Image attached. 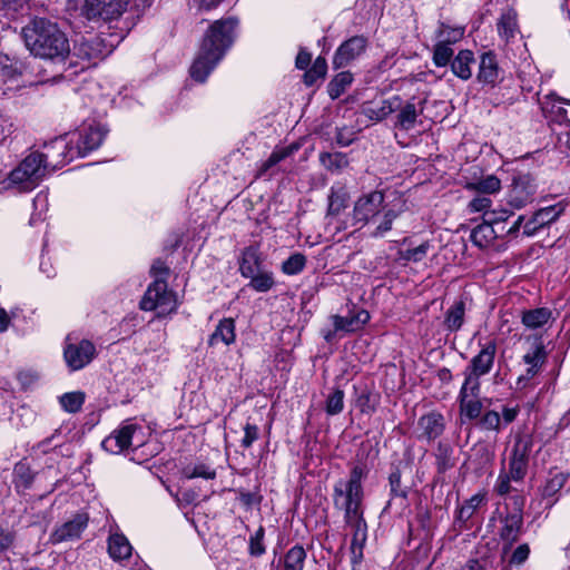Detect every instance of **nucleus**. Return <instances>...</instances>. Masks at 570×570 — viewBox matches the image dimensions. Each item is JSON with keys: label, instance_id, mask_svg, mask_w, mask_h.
<instances>
[{"label": "nucleus", "instance_id": "obj_1", "mask_svg": "<svg viewBox=\"0 0 570 570\" xmlns=\"http://www.w3.org/2000/svg\"><path fill=\"white\" fill-rule=\"evenodd\" d=\"M47 153H31L7 178L8 187L18 191H30L35 189L47 174L56 170L66 164L65 150L67 144L59 137L46 146Z\"/></svg>", "mask_w": 570, "mask_h": 570}, {"label": "nucleus", "instance_id": "obj_2", "mask_svg": "<svg viewBox=\"0 0 570 570\" xmlns=\"http://www.w3.org/2000/svg\"><path fill=\"white\" fill-rule=\"evenodd\" d=\"M236 18H223L216 20L206 32L193 65L190 77L197 82H205L209 73L223 59L236 38Z\"/></svg>", "mask_w": 570, "mask_h": 570}, {"label": "nucleus", "instance_id": "obj_3", "mask_svg": "<svg viewBox=\"0 0 570 570\" xmlns=\"http://www.w3.org/2000/svg\"><path fill=\"white\" fill-rule=\"evenodd\" d=\"M28 50L43 59H65L70 52L69 41L57 23L46 19L31 20L21 31Z\"/></svg>", "mask_w": 570, "mask_h": 570}, {"label": "nucleus", "instance_id": "obj_4", "mask_svg": "<svg viewBox=\"0 0 570 570\" xmlns=\"http://www.w3.org/2000/svg\"><path fill=\"white\" fill-rule=\"evenodd\" d=\"M364 465H355L347 480H338L333 488V502L336 509L344 511V520L363 518V487L362 480L366 476Z\"/></svg>", "mask_w": 570, "mask_h": 570}, {"label": "nucleus", "instance_id": "obj_5", "mask_svg": "<svg viewBox=\"0 0 570 570\" xmlns=\"http://www.w3.org/2000/svg\"><path fill=\"white\" fill-rule=\"evenodd\" d=\"M144 442L142 426L131 421H125L119 429L102 441L101 446L110 453L118 454L131 446L139 448Z\"/></svg>", "mask_w": 570, "mask_h": 570}, {"label": "nucleus", "instance_id": "obj_6", "mask_svg": "<svg viewBox=\"0 0 570 570\" xmlns=\"http://www.w3.org/2000/svg\"><path fill=\"white\" fill-rule=\"evenodd\" d=\"M139 306L142 311L157 309V316L160 317L176 311L177 299L174 293L167 289L164 279H156L148 286Z\"/></svg>", "mask_w": 570, "mask_h": 570}, {"label": "nucleus", "instance_id": "obj_7", "mask_svg": "<svg viewBox=\"0 0 570 570\" xmlns=\"http://www.w3.org/2000/svg\"><path fill=\"white\" fill-rule=\"evenodd\" d=\"M107 135V129L100 124L83 125L78 131V140L76 147H69L65 150L66 163L70 161L75 156L85 157L88 153L98 148Z\"/></svg>", "mask_w": 570, "mask_h": 570}, {"label": "nucleus", "instance_id": "obj_8", "mask_svg": "<svg viewBox=\"0 0 570 570\" xmlns=\"http://www.w3.org/2000/svg\"><path fill=\"white\" fill-rule=\"evenodd\" d=\"M97 355L95 344L89 340L77 341L67 335L63 346V358L70 371L86 367Z\"/></svg>", "mask_w": 570, "mask_h": 570}, {"label": "nucleus", "instance_id": "obj_9", "mask_svg": "<svg viewBox=\"0 0 570 570\" xmlns=\"http://www.w3.org/2000/svg\"><path fill=\"white\" fill-rule=\"evenodd\" d=\"M535 178L529 173H519L512 178L508 194V203L517 209H521L534 200L537 194Z\"/></svg>", "mask_w": 570, "mask_h": 570}, {"label": "nucleus", "instance_id": "obj_10", "mask_svg": "<svg viewBox=\"0 0 570 570\" xmlns=\"http://www.w3.org/2000/svg\"><path fill=\"white\" fill-rule=\"evenodd\" d=\"M385 208L384 194L380 190L361 196L354 204L353 219L363 225L375 223L379 214Z\"/></svg>", "mask_w": 570, "mask_h": 570}, {"label": "nucleus", "instance_id": "obj_11", "mask_svg": "<svg viewBox=\"0 0 570 570\" xmlns=\"http://www.w3.org/2000/svg\"><path fill=\"white\" fill-rule=\"evenodd\" d=\"M127 3L128 0H85L81 12L89 20L102 19L108 21L119 18Z\"/></svg>", "mask_w": 570, "mask_h": 570}, {"label": "nucleus", "instance_id": "obj_12", "mask_svg": "<svg viewBox=\"0 0 570 570\" xmlns=\"http://www.w3.org/2000/svg\"><path fill=\"white\" fill-rule=\"evenodd\" d=\"M515 503L518 508L513 512L508 513L501 521L502 527L500 529L499 535L501 540L504 542V553L508 552V550L511 549L512 544L519 540V537L521 535L523 529V499L517 497Z\"/></svg>", "mask_w": 570, "mask_h": 570}, {"label": "nucleus", "instance_id": "obj_13", "mask_svg": "<svg viewBox=\"0 0 570 570\" xmlns=\"http://www.w3.org/2000/svg\"><path fill=\"white\" fill-rule=\"evenodd\" d=\"M528 348L523 355V362L528 365L525 377L532 379L546 363L548 353L541 335L532 334L525 336Z\"/></svg>", "mask_w": 570, "mask_h": 570}, {"label": "nucleus", "instance_id": "obj_14", "mask_svg": "<svg viewBox=\"0 0 570 570\" xmlns=\"http://www.w3.org/2000/svg\"><path fill=\"white\" fill-rule=\"evenodd\" d=\"M367 47V39L363 36H353L345 40L335 51L333 57L334 69L348 66L352 61L364 53Z\"/></svg>", "mask_w": 570, "mask_h": 570}, {"label": "nucleus", "instance_id": "obj_15", "mask_svg": "<svg viewBox=\"0 0 570 570\" xmlns=\"http://www.w3.org/2000/svg\"><path fill=\"white\" fill-rule=\"evenodd\" d=\"M567 203L559 202L558 204L540 208L530 219L523 225V234L527 236L534 235L540 228L556 222L559 216L564 212Z\"/></svg>", "mask_w": 570, "mask_h": 570}, {"label": "nucleus", "instance_id": "obj_16", "mask_svg": "<svg viewBox=\"0 0 570 570\" xmlns=\"http://www.w3.org/2000/svg\"><path fill=\"white\" fill-rule=\"evenodd\" d=\"M541 110L544 117L553 124L557 129L564 128V124L570 121L567 118V110L562 105H570L569 100L562 99L554 94H548L542 99H539Z\"/></svg>", "mask_w": 570, "mask_h": 570}, {"label": "nucleus", "instance_id": "obj_17", "mask_svg": "<svg viewBox=\"0 0 570 570\" xmlns=\"http://www.w3.org/2000/svg\"><path fill=\"white\" fill-rule=\"evenodd\" d=\"M88 515L77 513L72 519L58 527L50 535L52 543L77 540L88 525Z\"/></svg>", "mask_w": 570, "mask_h": 570}, {"label": "nucleus", "instance_id": "obj_18", "mask_svg": "<svg viewBox=\"0 0 570 570\" xmlns=\"http://www.w3.org/2000/svg\"><path fill=\"white\" fill-rule=\"evenodd\" d=\"M352 528L353 535L351 542V561L353 564H360L363 560V549L367 539V525L363 518L345 521Z\"/></svg>", "mask_w": 570, "mask_h": 570}, {"label": "nucleus", "instance_id": "obj_19", "mask_svg": "<svg viewBox=\"0 0 570 570\" xmlns=\"http://www.w3.org/2000/svg\"><path fill=\"white\" fill-rule=\"evenodd\" d=\"M444 417L438 412H430L419 419V438L428 441L435 440L444 431Z\"/></svg>", "mask_w": 570, "mask_h": 570}, {"label": "nucleus", "instance_id": "obj_20", "mask_svg": "<svg viewBox=\"0 0 570 570\" xmlns=\"http://www.w3.org/2000/svg\"><path fill=\"white\" fill-rule=\"evenodd\" d=\"M476 79L491 87H494L500 80V68L495 55L491 51L481 55Z\"/></svg>", "mask_w": 570, "mask_h": 570}, {"label": "nucleus", "instance_id": "obj_21", "mask_svg": "<svg viewBox=\"0 0 570 570\" xmlns=\"http://www.w3.org/2000/svg\"><path fill=\"white\" fill-rule=\"evenodd\" d=\"M508 216V212L504 210L499 217L490 219L489 222H484L474 227L470 235L471 242L480 248H487L492 245L497 238V232L493 228L492 222L505 220Z\"/></svg>", "mask_w": 570, "mask_h": 570}, {"label": "nucleus", "instance_id": "obj_22", "mask_svg": "<svg viewBox=\"0 0 570 570\" xmlns=\"http://www.w3.org/2000/svg\"><path fill=\"white\" fill-rule=\"evenodd\" d=\"M497 352V346L494 342L488 343L478 355H475L468 367L466 371L469 373L474 374L476 376H483L488 374L494 362V356Z\"/></svg>", "mask_w": 570, "mask_h": 570}, {"label": "nucleus", "instance_id": "obj_23", "mask_svg": "<svg viewBox=\"0 0 570 570\" xmlns=\"http://www.w3.org/2000/svg\"><path fill=\"white\" fill-rule=\"evenodd\" d=\"M485 501V495L476 493L470 499L465 500L456 510L454 518V527L459 530L468 529V521L474 515L476 510Z\"/></svg>", "mask_w": 570, "mask_h": 570}, {"label": "nucleus", "instance_id": "obj_24", "mask_svg": "<svg viewBox=\"0 0 570 570\" xmlns=\"http://www.w3.org/2000/svg\"><path fill=\"white\" fill-rule=\"evenodd\" d=\"M568 478V473L550 471L549 476L541 489L542 499L547 501L548 507H552L557 502L558 499L556 495L564 487Z\"/></svg>", "mask_w": 570, "mask_h": 570}, {"label": "nucleus", "instance_id": "obj_25", "mask_svg": "<svg viewBox=\"0 0 570 570\" xmlns=\"http://www.w3.org/2000/svg\"><path fill=\"white\" fill-rule=\"evenodd\" d=\"M400 97L395 96L377 104H365L363 106V114L371 120L381 121L394 112L400 107Z\"/></svg>", "mask_w": 570, "mask_h": 570}, {"label": "nucleus", "instance_id": "obj_26", "mask_svg": "<svg viewBox=\"0 0 570 570\" xmlns=\"http://www.w3.org/2000/svg\"><path fill=\"white\" fill-rule=\"evenodd\" d=\"M424 102L425 100L416 102L414 98L409 100L400 108L396 125L403 130H411L414 128L419 115L423 112Z\"/></svg>", "mask_w": 570, "mask_h": 570}, {"label": "nucleus", "instance_id": "obj_27", "mask_svg": "<svg viewBox=\"0 0 570 570\" xmlns=\"http://www.w3.org/2000/svg\"><path fill=\"white\" fill-rule=\"evenodd\" d=\"M475 62L471 50H460L451 62L452 72L462 80H469L472 77L471 65Z\"/></svg>", "mask_w": 570, "mask_h": 570}, {"label": "nucleus", "instance_id": "obj_28", "mask_svg": "<svg viewBox=\"0 0 570 570\" xmlns=\"http://www.w3.org/2000/svg\"><path fill=\"white\" fill-rule=\"evenodd\" d=\"M262 258L257 247L248 246L242 253L239 272L243 277H248L262 271Z\"/></svg>", "mask_w": 570, "mask_h": 570}, {"label": "nucleus", "instance_id": "obj_29", "mask_svg": "<svg viewBox=\"0 0 570 570\" xmlns=\"http://www.w3.org/2000/svg\"><path fill=\"white\" fill-rule=\"evenodd\" d=\"M235 322L233 318H224L216 326L215 331L209 337V345L214 346L218 343H224L225 345H230L235 342Z\"/></svg>", "mask_w": 570, "mask_h": 570}, {"label": "nucleus", "instance_id": "obj_30", "mask_svg": "<svg viewBox=\"0 0 570 570\" xmlns=\"http://www.w3.org/2000/svg\"><path fill=\"white\" fill-rule=\"evenodd\" d=\"M350 195L344 186H332L328 195L327 217L338 216L346 207Z\"/></svg>", "mask_w": 570, "mask_h": 570}, {"label": "nucleus", "instance_id": "obj_31", "mask_svg": "<svg viewBox=\"0 0 570 570\" xmlns=\"http://www.w3.org/2000/svg\"><path fill=\"white\" fill-rule=\"evenodd\" d=\"M465 189L478 194L493 195L501 190V180L495 175H487L468 183Z\"/></svg>", "mask_w": 570, "mask_h": 570}, {"label": "nucleus", "instance_id": "obj_32", "mask_svg": "<svg viewBox=\"0 0 570 570\" xmlns=\"http://www.w3.org/2000/svg\"><path fill=\"white\" fill-rule=\"evenodd\" d=\"M131 546L124 534H111L108 539L109 556L116 560H125L131 556Z\"/></svg>", "mask_w": 570, "mask_h": 570}, {"label": "nucleus", "instance_id": "obj_33", "mask_svg": "<svg viewBox=\"0 0 570 570\" xmlns=\"http://www.w3.org/2000/svg\"><path fill=\"white\" fill-rule=\"evenodd\" d=\"M552 318L551 309L538 307L522 313V324L530 330L540 328Z\"/></svg>", "mask_w": 570, "mask_h": 570}, {"label": "nucleus", "instance_id": "obj_34", "mask_svg": "<svg viewBox=\"0 0 570 570\" xmlns=\"http://www.w3.org/2000/svg\"><path fill=\"white\" fill-rule=\"evenodd\" d=\"M497 29L505 41L512 39L518 31L517 13L513 10L504 11L497 23Z\"/></svg>", "mask_w": 570, "mask_h": 570}, {"label": "nucleus", "instance_id": "obj_35", "mask_svg": "<svg viewBox=\"0 0 570 570\" xmlns=\"http://www.w3.org/2000/svg\"><path fill=\"white\" fill-rule=\"evenodd\" d=\"M20 76L21 65L8 56H0V81L6 85L17 81Z\"/></svg>", "mask_w": 570, "mask_h": 570}, {"label": "nucleus", "instance_id": "obj_36", "mask_svg": "<svg viewBox=\"0 0 570 570\" xmlns=\"http://www.w3.org/2000/svg\"><path fill=\"white\" fill-rule=\"evenodd\" d=\"M434 455L436 460V468L440 473H444L455 464L453 448L449 443L440 442Z\"/></svg>", "mask_w": 570, "mask_h": 570}, {"label": "nucleus", "instance_id": "obj_37", "mask_svg": "<svg viewBox=\"0 0 570 570\" xmlns=\"http://www.w3.org/2000/svg\"><path fill=\"white\" fill-rule=\"evenodd\" d=\"M532 435L528 433H518L514 438V444L510 458L529 461V454L532 450Z\"/></svg>", "mask_w": 570, "mask_h": 570}, {"label": "nucleus", "instance_id": "obj_38", "mask_svg": "<svg viewBox=\"0 0 570 570\" xmlns=\"http://www.w3.org/2000/svg\"><path fill=\"white\" fill-rule=\"evenodd\" d=\"M383 215L374 228V230L371 233V236L374 238H381L383 237L387 232L392 229L393 222L401 215L402 209H395V208H384L382 210Z\"/></svg>", "mask_w": 570, "mask_h": 570}, {"label": "nucleus", "instance_id": "obj_39", "mask_svg": "<svg viewBox=\"0 0 570 570\" xmlns=\"http://www.w3.org/2000/svg\"><path fill=\"white\" fill-rule=\"evenodd\" d=\"M306 556L302 546L292 547L284 556V570H303Z\"/></svg>", "mask_w": 570, "mask_h": 570}, {"label": "nucleus", "instance_id": "obj_40", "mask_svg": "<svg viewBox=\"0 0 570 570\" xmlns=\"http://www.w3.org/2000/svg\"><path fill=\"white\" fill-rule=\"evenodd\" d=\"M181 475L186 480H193L196 478L214 480L216 478V470L205 463L188 464L183 468Z\"/></svg>", "mask_w": 570, "mask_h": 570}, {"label": "nucleus", "instance_id": "obj_41", "mask_svg": "<svg viewBox=\"0 0 570 570\" xmlns=\"http://www.w3.org/2000/svg\"><path fill=\"white\" fill-rule=\"evenodd\" d=\"M353 75L350 71L337 73L328 83L327 91L332 99H337L351 86Z\"/></svg>", "mask_w": 570, "mask_h": 570}, {"label": "nucleus", "instance_id": "obj_42", "mask_svg": "<svg viewBox=\"0 0 570 570\" xmlns=\"http://www.w3.org/2000/svg\"><path fill=\"white\" fill-rule=\"evenodd\" d=\"M465 313V306L462 301L455 302L446 312L444 325L450 331H458L462 324Z\"/></svg>", "mask_w": 570, "mask_h": 570}, {"label": "nucleus", "instance_id": "obj_43", "mask_svg": "<svg viewBox=\"0 0 570 570\" xmlns=\"http://www.w3.org/2000/svg\"><path fill=\"white\" fill-rule=\"evenodd\" d=\"M247 278L250 279L248 286L258 293L268 292L275 285L274 274L272 272L259 271Z\"/></svg>", "mask_w": 570, "mask_h": 570}, {"label": "nucleus", "instance_id": "obj_44", "mask_svg": "<svg viewBox=\"0 0 570 570\" xmlns=\"http://www.w3.org/2000/svg\"><path fill=\"white\" fill-rule=\"evenodd\" d=\"M464 35V28L462 27H450L443 22L439 24L438 30L435 31L438 42H444L448 45H453L462 39Z\"/></svg>", "mask_w": 570, "mask_h": 570}, {"label": "nucleus", "instance_id": "obj_45", "mask_svg": "<svg viewBox=\"0 0 570 570\" xmlns=\"http://www.w3.org/2000/svg\"><path fill=\"white\" fill-rule=\"evenodd\" d=\"M306 256L302 253H294L282 263L281 271L288 276L302 273L306 266Z\"/></svg>", "mask_w": 570, "mask_h": 570}, {"label": "nucleus", "instance_id": "obj_46", "mask_svg": "<svg viewBox=\"0 0 570 570\" xmlns=\"http://www.w3.org/2000/svg\"><path fill=\"white\" fill-rule=\"evenodd\" d=\"M320 161L331 171H340L348 165L346 155L342 153H323L320 155Z\"/></svg>", "mask_w": 570, "mask_h": 570}, {"label": "nucleus", "instance_id": "obj_47", "mask_svg": "<svg viewBox=\"0 0 570 570\" xmlns=\"http://www.w3.org/2000/svg\"><path fill=\"white\" fill-rule=\"evenodd\" d=\"M379 402V394L365 389L358 394L356 399V406L362 413L371 414L375 412Z\"/></svg>", "mask_w": 570, "mask_h": 570}, {"label": "nucleus", "instance_id": "obj_48", "mask_svg": "<svg viewBox=\"0 0 570 570\" xmlns=\"http://www.w3.org/2000/svg\"><path fill=\"white\" fill-rule=\"evenodd\" d=\"M327 71V62L324 57H317L313 66L304 73V82L307 86H313L317 79L324 78Z\"/></svg>", "mask_w": 570, "mask_h": 570}, {"label": "nucleus", "instance_id": "obj_49", "mask_svg": "<svg viewBox=\"0 0 570 570\" xmlns=\"http://www.w3.org/2000/svg\"><path fill=\"white\" fill-rule=\"evenodd\" d=\"M480 376L466 373L464 383L461 387L459 399H478L480 392Z\"/></svg>", "mask_w": 570, "mask_h": 570}, {"label": "nucleus", "instance_id": "obj_50", "mask_svg": "<svg viewBox=\"0 0 570 570\" xmlns=\"http://www.w3.org/2000/svg\"><path fill=\"white\" fill-rule=\"evenodd\" d=\"M85 401V395L81 392L65 393L60 396V404L62 409L69 413L78 412Z\"/></svg>", "mask_w": 570, "mask_h": 570}, {"label": "nucleus", "instance_id": "obj_51", "mask_svg": "<svg viewBox=\"0 0 570 570\" xmlns=\"http://www.w3.org/2000/svg\"><path fill=\"white\" fill-rule=\"evenodd\" d=\"M453 57V49L444 42H436L433 50V62L438 67L448 66Z\"/></svg>", "mask_w": 570, "mask_h": 570}, {"label": "nucleus", "instance_id": "obj_52", "mask_svg": "<svg viewBox=\"0 0 570 570\" xmlns=\"http://www.w3.org/2000/svg\"><path fill=\"white\" fill-rule=\"evenodd\" d=\"M344 409V392L336 389L326 400V413L328 415H336Z\"/></svg>", "mask_w": 570, "mask_h": 570}, {"label": "nucleus", "instance_id": "obj_53", "mask_svg": "<svg viewBox=\"0 0 570 570\" xmlns=\"http://www.w3.org/2000/svg\"><path fill=\"white\" fill-rule=\"evenodd\" d=\"M460 410L468 419L473 420L480 416L482 403L478 399H460Z\"/></svg>", "mask_w": 570, "mask_h": 570}, {"label": "nucleus", "instance_id": "obj_54", "mask_svg": "<svg viewBox=\"0 0 570 570\" xmlns=\"http://www.w3.org/2000/svg\"><path fill=\"white\" fill-rule=\"evenodd\" d=\"M528 462L525 460L510 458L509 462V474L513 481H522L528 472Z\"/></svg>", "mask_w": 570, "mask_h": 570}, {"label": "nucleus", "instance_id": "obj_55", "mask_svg": "<svg viewBox=\"0 0 570 570\" xmlns=\"http://www.w3.org/2000/svg\"><path fill=\"white\" fill-rule=\"evenodd\" d=\"M264 528L259 527L256 532L249 538V554L253 557H261L265 553L264 540Z\"/></svg>", "mask_w": 570, "mask_h": 570}, {"label": "nucleus", "instance_id": "obj_56", "mask_svg": "<svg viewBox=\"0 0 570 570\" xmlns=\"http://www.w3.org/2000/svg\"><path fill=\"white\" fill-rule=\"evenodd\" d=\"M14 474H16V485L18 488L27 489L32 483V474L24 464H17L14 468Z\"/></svg>", "mask_w": 570, "mask_h": 570}, {"label": "nucleus", "instance_id": "obj_57", "mask_svg": "<svg viewBox=\"0 0 570 570\" xmlns=\"http://www.w3.org/2000/svg\"><path fill=\"white\" fill-rule=\"evenodd\" d=\"M332 321H333V326H334L335 332L348 333V332H354L357 330L352 315H348V316L333 315Z\"/></svg>", "mask_w": 570, "mask_h": 570}, {"label": "nucleus", "instance_id": "obj_58", "mask_svg": "<svg viewBox=\"0 0 570 570\" xmlns=\"http://www.w3.org/2000/svg\"><path fill=\"white\" fill-rule=\"evenodd\" d=\"M430 247L431 244L429 242H424L417 247L406 249L403 253V258L414 263L421 262L426 256Z\"/></svg>", "mask_w": 570, "mask_h": 570}, {"label": "nucleus", "instance_id": "obj_59", "mask_svg": "<svg viewBox=\"0 0 570 570\" xmlns=\"http://www.w3.org/2000/svg\"><path fill=\"white\" fill-rule=\"evenodd\" d=\"M500 423L501 416L497 411L485 412L480 420L481 428L489 431H499Z\"/></svg>", "mask_w": 570, "mask_h": 570}, {"label": "nucleus", "instance_id": "obj_60", "mask_svg": "<svg viewBox=\"0 0 570 570\" xmlns=\"http://www.w3.org/2000/svg\"><path fill=\"white\" fill-rule=\"evenodd\" d=\"M530 554V547L528 543L518 546L512 552L509 562L514 566L523 564Z\"/></svg>", "mask_w": 570, "mask_h": 570}, {"label": "nucleus", "instance_id": "obj_61", "mask_svg": "<svg viewBox=\"0 0 570 570\" xmlns=\"http://www.w3.org/2000/svg\"><path fill=\"white\" fill-rule=\"evenodd\" d=\"M259 430L255 424L246 423L244 426V436L240 441L242 446L248 449L258 439Z\"/></svg>", "mask_w": 570, "mask_h": 570}, {"label": "nucleus", "instance_id": "obj_62", "mask_svg": "<svg viewBox=\"0 0 570 570\" xmlns=\"http://www.w3.org/2000/svg\"><path fill=\"white\" fill-rule=\"evenodd\" d=\"M491 204L492 202L488 197V195L481 194L471 199V202L468 205V209L470 213H480L490 208Z\"/></svg>", "mask_w": 570, "mask_h": 570}, {"label": "nucleus", "instance_id": "obj_63", "mask_svg": "<svg viewBox=\"0 0 570 570\" xmlns=\"http://www.w3.org/2000/svg\"><path fill=\"white\" fill-rule=\"evenodd\" d=\"M292 151V148L288 147L274 150L268 157V159L263 164V169L268 170L271 167L275 166L276 164L285 159L287 156H289Z\"/></svg>", "mask_w": 570, "mask_h": 570}, {"label": "nucleus", "instance_id": "obj_64", "mask_svg": "<svg viewBox=\"0 0 570 570\" xmlns=\"http://www.w3.org/2000/svg\"><path fill=\"white\" fill-rule=\"evenodd\" d=\"M511 481H513V479L511 478V475L509 473H505V472L500 473L498 476V480H497V484H495L497 492L500 495L508 494L511 491V484H510Z\"/></svg>", "mask_w": 570, "mask_h": 570}]
</instances>
